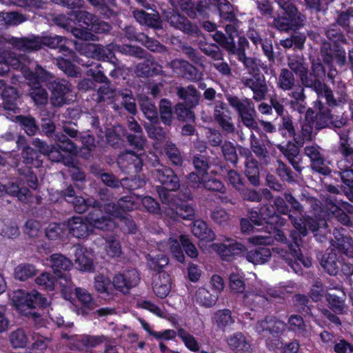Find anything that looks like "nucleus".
<instances>
[{"instance_id":"obj_3","label":"nucleus","mask_w":353,"mask_h":353,"mask_svg":"<svg viewBox=\"0 0 353 353\" xmlns=\"http://www.w3.org/2000/svg\"><path fill=\"white\" fill-rule=\"evenodd\" d=\"M226 100L231 108L237 113L242 123L250 130L259 128L255 119L256 112L252 99L247 97H239L234 94H225Z\"/></svg>"},{"instance_id":"obj_31","label":"nucleus","mask_w":353,"mask_h":353,"mask_svg":"<svg viewBox=\"0 0 353 353\" xmlns=\"http://www.w3.org/2000/svg\"><path fill=\"white\" fill-rule=\"evenodd\" d=\"M266 289L265 287H255L248 290L243 295L244 301L254 307L257 305H265L270 301L266 296Z\"/></svg>"},{"instance_id":"obj_11","label":"nucleus","mask_w":353,"mask_h":353,"mask_svg":"<svg viewBox=\"0 0 353 353\" xmlns=\"http://www.w3.org/2000/svg\"><path fill=\"white\" fill-rule=\"evenodd\" d=\"M287 330V324L274 315H268L257 321L255 330L259 334L280 336Z\"/></svg>"},{"instance_id":"obj_47","label":"nucleus","mask_w":353,"mask_h":353,"mask_svg":"<svg viewBox=\"0 0 353 353\" xmlns=\"http://www.w3.org/2000/svg\"><path fill=\"white\" fill-rule=\"evenodd\" d=\"M3 105L4 109L15 111L17 108L19 95L17 90L13 87L5 88L2 92Z\"/></svg>"},{"instance_id":"obj_2","label":"nucleus","mask_w":353,"mask_h":353,"mask_svg":"<svg viewBox=\"0 0 353 353\" xmlns=\"http://www.w3.org/2000/svg\"><path fill=\"white\" fill-rule=\"evenodd\" d=\"M339 141L337 153L340 159L337 161V166L341 170L339 176L341 181L347 188H353V146L349 137V131L343 130L338 133Z\"/></svg>"},{"instance_id":"obj_40","label":"nucleus","mask_w":353,"mask_h":353,"mask_svg":"<svg viewBox=\"0 0 353 353\" xmlns=\"http://www.w3.org/2000/svg\"><path fill=\"white\" fill-rule=\"evenodd\" d=\"M74 261L77 268L82 271H91L92 270L93 263L88 256V253L80 245L74 247Z\"/></svg>"},{"instance_id":"obj_48","label":"nucleus","mask_w":353,"mask_h":353,"mask_svg":"<svg viewBox=\"0 0 353 353\" xmlns=\"http://www.w3.org/2000/svg\"><path fill=\"white\" fill-rule=\"evenodd\" d=\"M6 194L12 196H17L18 199L25 203H28L32 196L31 192L27 188H20L14 182H10L6 185Z\"/></svg>"},{"instance_id":"obj_13","label":"nucleus","mask_w":353,"mask_h":353,"mask_svg":"<svg viewBox=\"0 0 353 353\" xmlns=\"http://www.w3.org/2000/svg\"><path fill=\"white\" fill-rule=\"evenodd\" d=\"M167 65L174 73L192 81H199L203 76L202 72H199L196 68L183 59H175L168 62Z\"/></svg>"},{"instance_id":"obj_1","label":"nucleus","mask_w":353,"mask_h":353,"mask_svg":"<svg viewBox=\"0 0 353 353\" xmlns=\"http://www.w3.org/2000/svg\"><path fill=\"white\" fill-rule=\"evenodd\" d=\"M70 233L78 239L88 236L94 228L102 230H112L115 227L112 219L108 216H99L94 212H90L84 219L81 216H73L68 221Z\"/></svg>"},{"instance_id":"obj_42","label":"nucleus","mask_w":353,"mask_h":353,"mask_svg":"<svg viewBox=\"0 0 353 353\" xmlns=\"http://www.w3.org/2000/svg\"><path fill=\"white\" fill-rule=\"evenodd\" d=\"M91 47L99 59L115 63L114 52L118 51L119 45L112 43L105 47L97 46H92Z\"/></svg>"},{"instance_id":"obj_14","label":"nucleus","mask_w":353,"mask_h":353,"mask_svg":"<svg viewBox=\"0 0 353 353\" xmlns=\"http://www.w3.org/2000/svg\"><path fill=\"white\" fill-rule=\"evenodd\" d=\"M223 243L213 244V248L217 252L222 259L229 261L234 256L239 255L246 251V248L242 243L235 240L224 237Z\"/></svg>"},{"instance_id":"obj_24","label":"nucleus","mask_w":353,"mask_h":353,"mask_svg":"<svg viewBox=\"0 0 353 353\" xmlns=\"http://www.w3.org/2000/svg\"><path fill=\"white\" fill-rule=\"evenodd\" d=\"M9 43L23 52H30L41 48V37L39 36L32 35L22 38L11 37Z\"/></svg>"},{"instance_id":"obj_61","label":"nucleus","mask_w":353,"mask_h":353,"mask_svg":"<svg viewBox=\"0 0 353 353\" xmlns=\"http://www.w3.org/2000/svg\"><path fill=\"white\" fill-rule=\"evenodd\" d=\"M10 341L14 348L24 347L28 342V337L23 329H17L10 334Z\"/></svg>"},{"instance_id":"obj_29","label":"nucleus","mask_w":353,"mask_h":353,"mask_svg":"<svg viewBox=\"0 0 353 353\" xmlns=\"http://www.w3.org/2000/svg\"><path fill=\"white\" fill-rule=\"evenodd\" d=\"M132 15L141 25L159 30L162 28V21L158 14H149L143 10H134Z\"/></svg>"},{"instance_id":"obj_23","label":"nucleus","mask_w":353,"mask_h":353,"mask_svg":"<svg viewBox=\"0 0 353 353\" xmlns=\"http://www.w3.org/2000/svg\"><path fill=\"white\" fill-rule=\"evenodd\" d=\"M107 341L105 335L82 334L77 337L73 343L74 350L79 352L85 349H92L103 344Z\"/></svg>"},{"instance_id":"obj_35","label":"nucleus","mask_w":353,"mask_h":353,"mask_svg":"<svg viewBox=\"0 0 353 353\" xmlns=\"http://www.w3.org/2000/svg\"><path fill=\"white\" fill-rule=\"evenodd\" d=\"M176 94L190 108L195 107L200 99L199 92L192 85L177 88Z\"/></svg>"},{"instance_id":"obj_10","label":"nucleus","mask_w":353,"mask_h":353,"mask_svg":"<svg viewBox=\"0 0 353 353\" xmlns=\"http://www.w3.org/2000/svg\"><path fill=\"white\" fill-rule=\"evenodd\" d=\"M48 265L52 269L56 274L60 273L59 275V283L64 288H70L72 285L70 276L65 273L72 267L71 261L61 254H53L47 259Z\"/></svg>"},{"instance_id":"obj_41","label":"nucleus","mask_w":353,"mask_h":353,"mask_svg":"<svg viewBox=\"0 0 353 353\" xmlns=\"http://www.w3.org/2000/svg\"><path fill=\"white\" fill-rule=\"evenodd\" d=\"M234 321V319L232 316V312L228 309L216 311L212 318V322L215 324L219 329L223 331H225L227 327L233 325Z\"/></svg>"},{"instance_id":"obj_25","label":"nucleus","mask_w":353,"mask_h":353,"mask_svg":"<svg viewBox=\"0 0 353 353\" xmlns=\"http://www.w3.org/2000/svg\"><path fill=\"white\" fill-rule=\"evenodd\" d=\"M279 151L288 160L294 169L301 172L302 167L301 165V159L299 158L300 151L296 143L288 141L285 145L279 144L276 145Z\"/></svg>"},{"instance_id":"obj_60","label":"nucleus","mask_w":353,"mask_h":353,"mask_svg":"<svg viewBox=\"0 0 353 353\" xmlns=\"http://www.w3.org/2000/svg\"><path fill=\"white\" fill-rule=\"evenodd\" d=\"M177 335L183 342L185 346L190 351L196 352L200 349V345L195 337L183 328L177 329Z\"/></svg>"},{"instance_id":"obj_16","label":"nucleus","mask_w":353,"mask_h":353,"mask_svg":"<svg viewBox=\"0 0 353 353\" xmlns=\"http://www.w3.org/2000/svg\"><path fill=\"white\" fill-rule=\"evenodd\" d=\"M120 169L127 174H136L139 172L143 167V160L141 155L132 151H127L121 154L117 159Z\"/></svg>"},{"instance_id":"obj_8","label":"nucleus","mask_w":353,"mask_h":353,"mask_svg":"<svg viewBox=\"0 0 353 353\" xmlns=\"http://www.w3.org/2000/svg\"><path fill=\"white\" fill-rule=\"evenodd\" d=\"M325 203L329 215L334 217L343 225H352V222L350 215H353V205L331 196H326Z\"/></svg>"},{"instance_id":"obj_43","label":"nucleus","mask_w":353,"mask_h":353,"mask_svg":"<svg viewBox=\"0 0 353 353\" xmlns=\"http://www.w3.org/2000/svg\"><path fill=\"white\" fill-rule=\"evenodd\" d=\"M271 255L269 248L259 247L249 251L247 253L246 259L254 264H263L270 260Z\"/></svg>"},{"instance_id":"obj_64","label":"nucleus","mask_w":353,"mask_h":353,"mask_svg":"<svg viewBox=\"0 0 353 353\" xmlns=\"http://www.w3.org/2000/svg\"><path fill=\"white\" fill-rule=\"evenodd\" d=\"M229 286L234 293H243L245 290V284L243 276L239 273H232L229 277Z\"/></svg>"},{"instance_id":"obj_53","label":"nucleus","mask_w":353,"mask_h":353,"mask_svg":"<svg viewBox=\"0 0 353 353\" xmlns=\"http://www.w3.org/2000/svg\"><path fill=\"white\" fill-rule=\"evenodd\" d=\"M31 85V90L29 93L30 97L32 99L37 105H43L47 103L48 94L47 91L43 88L39 82H29Z\"/></svg>"},{"instance_id":"obj_28","label":"nucleus","mask_w":353,"mask_h":353,"mask_svg":"<svg viewBox=\"0 0 353 353\" xmlns=\"http://www.w3.org/2000/svg\"><path fill=\"white\" fill-rule=\"evenodd\" d=\"M332 245L349 258H353V240L350 236L343 235L338 229L333 232Z\"/></svg>"},{"instance_id":"obj_56","label":"nucleus","mask_w":353,"mask_h":353,"mask_svg":"<svg viewBox=\"0 0 353 353\" xmlns=\"http://www.w3.org/2000/svg\"><path fill=\"white\" fill-rule=\"evenodd\" d=\"M54 140L57 143V147L62 151L68 153H74L77 152L76 144L64 133L56 132Z\"/></svg>"},{"instance_id":"obj_34","label":"nucleus","mask_w":353,"mask_h":353,"mask_svg":"<svg viewBox=\"0 0 353 353\" xmlns=\"http://www.w3.org/2000/svg\"><path fill=\"white\" fill-rule=\"evenodd\" d=\"M154 293L159 298H165L171 289V279L165 272L160 273L153 281Z\"/></svg>"},{"instance_id":"obj_55","label":"nucleus","mask_w":353,"mask_h":353,"mask_svg":"<svg viewBox=\"0 0 353 353\" xmlns=\"http://www.w3.org/2000/svg\"><path fill=\"white\" fill-rule=\"evenodd\" d=\"M37 272L35 266L30 263H21L14 268V276L17 280L24 281L34 276Z\"/></svg>"},{"instance_id":"obj_5","label":"nucleus","mask_w":353,"mask_h":353,"mask_svg":"<svg viewBox=\"0 0 353 353\" xmlns=\"http://www.w3.org/2000/svg\"><path fill=\"white\" fill-rule=\"evenodd\" d=\"M180 242L172 238H170L168 241H160L157 244L158 249L163 252L170 251L174 257L180 263L185 261V255L183 254L181 245L183 247L185 253L191 258H196L198 256V250L196 246L190 241L186 235L180 236Z\"/></svg>"},{"instance_id":"obj_7","label":"nucleus","mask_w":353,"mask_h":353,"mask_svg":"<svg viewBox=\"0 0 353 353\" xmlns=\"http://www.w3.org/2000/svg\"><path fill=\"white\" fill-rule=\"evenodd\" d=\"M14 301L21 313L26 316H32L34 319L40 316L37 312H34L36 307L46 304V299L34 290L27 294L20 290L16 293Z\"/></svg>"},{"instance_id":"obj_9","label":"nucleus","mask_w":353,"mask_h":353,"mask_svg":"<svg viewBox=\"0 0 353 353\" xmlns=\"http://www.w3.org/2000/svg\"><path fill=\"white\" fill-rule=\"evenodd\" d=\"M240 83L243 88H248L252 92V99L255 101L259 102L265 99L268 87L265 77L259 72L243 75L240 78Z\"/></svg>"},{"instance_id":"obj_6","label":"nucleus","mask_w":353,"mask_h":353,"mask_svg":"<svg viewBox=\"0 0 353 353\" xmlns=\"http://www.w3.org/2000/svg\"><path fill=\"white\" fill-rule=\"evenodd\" d=\"M325 68L319 60L311 61L310 70L308 66L299 78L301 83L307 88H310L317 94L325 85Z\"/></svg>"},{"instance_id":"obj_27","label":"nucleus","mask_w":353,"mask_h":353,"mask_svg":"<svg viewBox=\"0 0 353 353\" xmlns=\"http://www.w3.org/2000/svg\"><path fill=\"white\" fill-rule=\"evenodd\" d=\"M121 106H123L130 114H135L137 113L135 99L131 92H123L118 90L114 93L113 108L114 110H119Z\"/></svg>"},{"instance_id":"obj_38","label":"nucleus","mask_w":353,"mask_h":353,"mask_svg":"<svg viewBox=\"0 0 353 353\" xmlns=\"http://www.w3.org/2000/svg\"><path fill=\"white\" fill-rule=\"evenodd\" d=\"M297 84V80L292 71L286 68L280 70L276 81V86L278 88L284 92H287L292 90Z\"/></svg>"},{"instance_id":"obj_32","label":"nucleus","mask_w":353,"mask_h":353,"mask_svg":"<svg viewBox=\"0 0 353 353\" xmlns=\"http://www.w3.org/2000/svg\"><path fill=\"white\" fill-rule=\"evenodd\" d=\"M66 201L72 203L75 212L79 214L85 212L90 207L93 208L92 212L98 214L102 207L100 202L94 198L85 199L81 196H76L72 200L66 199Z\"/></svg>"},{"instance_id":"obj_37","label":"nucleus","mask_w":353,"mask_h":353,"mask_svg":"<svg viewBox=\"0 0 353 353\" xmlns=\"http://www.w3.org/2000/svg\"><path fill=\"white\" fill-rule=\"evenodd\" d=\"M71 90V85L66 81L62 80L55 83L52 91L51 101L53 105L60 106L65 103V94Z\"/></svg>"},{"instance_id":"obj_59","label":"nucleus","mask_w":353,"mask_h":353,"mask_svg":"<svg viewBox=\"0 0 353 353\" xmlns=\"http://www.w3.org/2000/svg\"><path fill=\"white\" fill-rule=\"evenodd\" d=\"M146 259L148 267L154 271H160L169 262L168 258L164 254H157L155 255L149 254Z\"/></svg>"},{"instance_id":"obj_4","label":"nucleus","mask_w":353,"mask_h":353,"mask_svg":"<svg viewBox=\"0 0 353 353\" xmlns=\"http://www.w3.org/2000/svg\"><path fill=\"white\" fill-rule=\"evenodd\" d=\"M153 176L162 185L157 187L161 202H167L173 195L171 192L178 190L180 187L179 177L171 168L165 166L156 169Z\"/></svg>"},{"instance_id":"obj_54","label":"nucleus","mask_w":353,"mask_h":353,"mask_svg":"<svg viewBox=\"0 0 353 353\" xmlns=\"http://www.w3.org/2000/svg\"><path fill=\"white\" fill-rule=\"evenodd\" d=\"M245 175L249 181L254 186L260 185L259 168L258 161L256 159L244 162Z\"/></svg>"},{"instance_id":"obj_21","label":"nucleus","mask_w":353,"mask_h":353,"mask_svg":"<svg viewBox=\"0 0 353 353\" xmlns=\"http://www.w3.org/2000/svg\"><path fill=\"white\" fill-rule=\"evenodd\" d=\"M172 212L184 219H192L195 215L194 208L181 199H176L172 195L167 202H162Z\"/></svg>"},{"instance_id":"obj_63","label":"nucleus","mask_w":353,"mask_h":353,"mask_svg":"<svg viewBox=\"0 0 353 353\" xmlns=\"http://www.w3.org/2000/svg\"><path fill=\"white\" fill-rule=\"evenodd\" d=\"M331 119H333V114L331 110L323 112H316L313 122L316 130H320L325 128L330 127Z\"/></svg>"},{"instance_id":"obj_50","label":"nucleus","mask_w":353,"mask_h":353,"mask_svg":"<svg viewBox=\"0 0 353 353\" xmlns=\"http://www.w3.org/2000/svg\"><path fill=\"white\" fill-rule=\"evenodd\" d=\"M23 163L28 168H39L42 165V161L39 159L40 156L33 148L30 146H25L21 152Z\"/></svg>"},{"instance_id":"obj_39","label":"nucleus","mask_w":353,"mask_h":353,"mask_svg":"<svg viewBox=\"0 0 353 353\" xmlns=\"http://www.w3.org/2000/svg\"><path fill=\"white\" fill-rule=\"evenodd\" d=\"M259 210L263 221L267 223L266 228L272 229V225L275 224L280 225H283L284 224L283 219L276 214L273 205H264Z\"/></svg>"},{"instance_id":"obj_45","label":"nucleus","mask_w":353,"mask_h":353,"mask_svg":"<svg viewBox=\"0 0 353 353\" xmlns=\"http://www.w3.org/2000/svg\"><path fill=\"white\" fill-rule=\"evenodd\" d=\"M279 130L283 136L294 137V141L297 145H302L303 142L296 137V130L292 121V118L289 114L281 117V121L279 126Z\"/></svg>"},{"instance_id":"obj_12","label":"nucleus","mask_w":353,"mask_h":353,"mask_svg":"<svg viewBox=\"0 0 353 353\" xmlns=\"http://www.w3.org/2000/svg\"><path fill=\"white\" fill-rule=\"evenodd\" d=\"M303 153L309 158L312 170L324 176L331 173V169L326 165L319 145L316 143L306 145L303 148Z\"/></svg>"},{"instance_id":"obj_58","label":"nucleus","mask_w":353,"mask_h":353,"mask_svg":"<svg viewBox=\"0 0 353 353\" xmlns=\"http://www.w3.org/2000/svg\"><path fill=\"white\" fill-rule=\"evenodd\" d=\"M165 153L172 165L179 166L183 163V158L176 145L171 141H166L164 145Z\"/></svg>"},{"instance_id":"obj_62","label":"nucleus","mask_w":353,"mask_h":353,"mask_svg":"<svg viewBox=\"0 0 353 353\" xmlns=\"http://www.w3.org/2000/svg\"><path fill=\"white\" fill-rule=\"evenodd\" d=\"M159 112L161 121L167 125H170L172 122V111L170 102L163 99L159 103Z\"/></svg>"},{"instance_id":"obj_49","label":"nucleus","mask_w":353,"mask_h":353,"mask_svg":"<svg viewBox=\"0 0 353 353\" xmlns=\"http://www.w3.org/2000/svg\"><path fill=\"white\" fill-rule=\"evenodd\" d=\"M287 329L294 332L299 336H305L307 334L306 325L303 319L298 314H292L288 319Z\"/></svg>"},{"instance_id":"obj_19","label":"nucleus","mask_w":353,"mask_h":353,"mask_svg":"<svg viewBox=\"0 0 353 353\" xmlns=\"http://www.w3.org/2000/svg\"><path fill=\"white\" fill-rule=\"evenodd\" d=\"M164 16L170 26L175 29L186 34H192L196 32V26L175 10L165 12Z\"/></svg>"},{"instance_id":"obj_46","label":"nucleus","mask_w":353,"mask_h":353,"mask_svg":"<svg viewBox=\"0 0 353 353\" xmlns=\"http://www.w3.org/2000/svg\"><path fill=\"white\" fill-rule=\"evenodd\" d=\"M219 295L214 292H210L205 288H200L195 294V300L201 305L210 307L215 305Z\"/></svg>"},{"instance_id":"obj_33","label":"nucleus","mask_w":353,"mask_h":353,"mask_svg":"<svg viewBox=\"0 0 353 353\" xmlns=\"http://www.w3.org/2000/svg\"><path fill=\"white\" fill-rule=\"evenodd\" d=\"M321 267L330 275H336L339 270L340 262L333 251L326 252L318 256Z\"/></svg>"},{"instance_id":"obj_51","label":"nucleus","mask_w":353,"mask_h":353,"mask_svg":"<svg viewBox=\"0 0 353 353\" xmlns=\"http://www.w3.org/2000/svg\"><path fill=\"white\" fill-rule=\"evenodd\" d=\"M141 109L145 117L150 121L158 119V112L154 103L147 97H141L139 101Z\"/></svg>"},{"instance_id":"obj_22","label":"nucleus","mask_w":353,"mask_h":353,"mask_svg":"<svg viewBox=\"0 0 353 353\" xmlns=\"http://www.w3.org/2000/svg\"><path fill=\"white\" fill-rule=\"evenodd\" d=\"M231 350L235 353H252L251 341L242 332H237L230 335L226 339Z\"/></svg>"},{"instance_id":"obj_15","label":"nucleus","mask_w":353,"mask_h":353,"mask_svg":"<svg viewBox=\"0 0 353 353\" xmlns=\"http://www.w3.org/2000/svg\"><path fill=\"white\" fill-rule=\"evenodd\" d=\"M316 95L319 98H324L326 104L331 108L342 106L346 103L347 100L346 88L343 83L338 85L336 91V96L334 95L332 90L327 84Z\"/></svg>"},{"instance_id":"obj_57","label":"nucleus","mask_w":353,"mask_h":353,"mask_svg":"<svg viewBox=\"0 0 353 353\" xmlns=\"http://www.w3.org/2000/svg\"><path fill=\"white\" fill-rule=\"evenodd\" d=\"M20 232L17 224L8 219H0V235L8 239H15Z\"/></svg>"},{"instance_id":"obj_18","label":"nucleus","mask_w":353,"mask_h":353,"mask_svg":"<svg viewBox=\"0 0 353 353\" xmlns=\"http://www.w3.org/2000/svg\"><path fill=\"white\" fill-rule=\"evenodd\" d=\"M139 281V276L137 271L131 269L122 274H116L113 279L112 284L117 290L127 293L131 288L135 287Z\"/></svg>"},{"instance_id":"obj_20","label":"nucleus","mask_w":353,"mask_h":353,"mask_svg":"<svg viewBox=\"0 0 353 353\" xmlns=\"http://www.w3.org/2000/svg\"><path fill=\"white\" fill-rule=\"evenodd\" d=\"M225 111L228 112L226 104L218 101L214 103L213 117L214 121L224 132L232 134L235 131V126L232 121V117L227 114Z\"/></svg>"},{"instance_id":"obj_44","label":"nucleus","mask_w":353,"mask_h":353,"mask_svg":"<svg viewBox=\"0 0 353 353\" xmlns=\"http://www.w3.org/2000/svg\"><path fill=\"white\" fill-rule=\"evenodd\" d=\"M192 232L195 236L201 240L212 241L215 237L213 231L208 228L205 222L201 220H196L194 222Z\"/></svg>"},{"instance_id":"obj_17","label":"nucleus","mask_w":353,"mask_h":353,"mask_svg":"<svg viewBox=\"0 0 353 353\" xmlns=\"http://www.w3.org/2000/svg\"><path fill=\"white\" fill-rule=\"evenodd\" d=\"M288 249L276 248L277 253L286 262L290 268L296 274H300L302 271L300 263H299L300 248L296 237H294V243L287 246Z\"/></svg>"},{"instance_id":"obj_36","label":"nucleus","mask_w":353,"mask_h":353,"mask_svg":"<svg viewBox=\"0 0 353 353\" xmlns=\"http://www.w3.org/2000/svg\"><path fill=\"white\" fill-rule=\"evenodd\" d=\"M41 48L48 46L52 49H58L61 53H70L71 51L67 46V39L65 37L57 34L41 37Z\"/></svg>"},{"instance_id":"obj_52","label":"nucleus","mask_w":353,"mask_h":353,"mask_svg":"<svg viewBox=\"0 0 353 353\" xmlns=\"http://www.w3.org/2000/svg\"><path fill=\"white\" fill-rule=\"evenodd\" d=\"M289 70L299 77L307 69V63L303 57L293 55L287 58Z\"/></svg>"},{"instance_id":"obj_26","label":"nucleus","mask_w":353,"mask_h":353,"mask_svg":"<svg viewBox=\"0 0 353 353\" xmlns=\"http://www.w3.org/2000/svg\"><path fill=\"white\" fill-rule=\"evenodd\" d=\"M137 64L134 68L135 74L139 77H148L163 74L162 66L151 57Z\"/></svg>"},{"instance_id":"obj_30","label":"nucleus","mask_w":353,"mask_h":353,"mask_svg":"<svg viewBox=\"0 0 353 353\" xmlns=\"http://www.w3.org/2000/svg\"><path fill=\"white\" fill-rule=\"evenodd\" d=\"M290 220L293 224L294 227L303 236H306L307 234V228L312 232H317L321 228V224L318 223L314 219L307 216L303 219L301 218H296L292 214L288 216Z\"/></svg>"}]
</instances>
